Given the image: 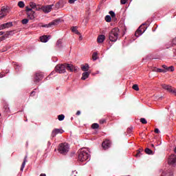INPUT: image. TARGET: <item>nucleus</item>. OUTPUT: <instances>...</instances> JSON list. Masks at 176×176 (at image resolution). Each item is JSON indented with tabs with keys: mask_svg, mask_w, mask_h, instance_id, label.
I'll list each match as a JSON object with an SVG mask.
<instances>
[{
	"mask_svg": "<svg viewBox=\"0 0 176 176\" xmlns=\"http://www.w3.org/2000/svg\"><path fill=\"white\" fill-rule=\"evenodd\" d=\"M65 69L69 71L70 72H74L78 71V67L73 66L71 64L65 63L61 65H58L55 67L56 72H58V74H64L65 73Z\"/></svg>",
	"mask_w": 176,
	"mask_h": 176,
	"instance_id": "1",
	"label": "nucleus"
},
{
	"mask_svg": "<svg viewBox=\"0 0 176 176\" xmlns=\"http://www.w3.org/2000/svg\"><path fill=\"white\" fill-rule=\"evenodd\" d=\"M30 6L32 9H34V10H43L45 13H50L52 12V7L54 5H49L46 6H41V5L35 3L34 2H30Z\"/></svg>",
	"mask_w": 176,
	"mask_h": 176,
	"instance_id": "2",
	"label": "nucleus"
},
{
	"mask_svg": "<svg viewBox=\"0 0 176 176\" xmlns=\"http://www.w3.org/2000/svg\"><path fill=\"white\" fill-rule=\"evenodd\" d=\"M120 30L118 28H113L109 33V39L111 42H116L119 39Z\"/></svg>",
	"mask_w": 176,
	"mask_h": 176,
	"instance_id": "3",
	"label": "nucleus"
},
{
	"mask_svg": "<svg viewBox=\"0 0 176 176\" xmlns=\"http://www.w3.org/2000/svg\"><path fill=\"white\" fill-rule=\"evenodd\" d=\"M58 151L59 153L61 154L68 153V152L69 151V144L66 142L60 144L58 146Z\"/></svg>",
	"mask_w": 176,
	"mask_h": 176,
	"instance_id": "4",
	"label": "nucleus"
},
{
	"mask_svg": "<svg viewBox=\"0 0 176 176\" xmlns=\"http://www.w3.org/2000/svg\"><path fill=\"white\" fill-rule=\"evenodd\" d=\"M60 23H61V19H57L52 21V22H50L48 24L43 25L42 27L43 28H50L53 27V25H58V24H60Z\"/></svg>",
	"mask_w": 176,
	"mask_h": 176,
	"instance_id": "5",
	"label": "nucleus"
},
{
	"mask_svg": "<svg viewBox=\"0 0 176 176\" xmlns=\"http://www.w3.org/2000/svg\"><path fill=\"white\" fill-rule=\"evenodd\" d=\"M146 30V28H145L144 24L140 25L135 32V36H136V38H138V36H140V35H142Z\"/></svg>",
	"mask_w": 176,
	"mask_h": 176,
	"instance_id": "6",
	"label": "nucleus"
},
{
	"mask_svg": "<svg viewBox=\"0 0 176 176\" xmlns=\"http://www.w3.org/2000/svg\"><path fill=\"white\" fill-rule=\"evenodd\" d=\"M162 89H164V90H167V91H169V93H173L176 96V89L173 88V87L166 85V84H162L161 85Z\"/></svg>",
	"mask_w": 176,
	"mask_h": 176,
	"instance_id": "7",
	"label": "nucleus"
},
{
	"mask_svg": "<svg viewBox=\"0 0 176 176\" xmlns=\"http://www.w3.org/2000/svg\"><path fill=\"white\" fill-rule=\"evenodd\" d=\"M168 164L170 166H175L176 164V155H170L168 158Z\"/></svg>",
	"mask_w": 176,
	"mask_h": 176,
	"instance_id": "8",
	"label": "nucleus"
},
{
	"mask_svg": "<svg viewBox=\"0 0 176 176\" xmlns=\"http://www.w3.org/2000/svg\"><path fill=\"white\" fill-rule=\"evenodd\" d=\"M42 79H43V73L37 72L35 74L34 80V83H39V82H41Z\"/></svg>",
	"mask_w": 176,
	"mask_h": 176,
	"instance_id": "9",
	"label": "nucleus"
},
{
	"mask_svg": "<svg viewBox=\"0 0 176 176\" xmlns=\"http://www.w3.org/2000/svg\"><path fill=\"white\" fill-rule=\"evenodd\" d=\"M63 133H64V130H63L62 129H54L52 131L51 137H52V138H54V137H56L57 134H63Z\"/></svg>",
	"mask_w": 176,
	"mask_h": 176,
	"instance_id": "10",
	"label": "nucleus"
},
{
	"mask_svg": "<svg viewBox=\"0 0 176 176\" xmlns=\"http://www.w3.org/2000/svg\"><path fill=\"white\" fill-rule=\"evenodd\" d=\"M111 140H105L102 143V146L103 149L107 150L109 148H111Z\"/></svg>",
	"mask_w": 176,
	"mask_h": 176,
	"instance_id": "11",
	"label": "nucleus"
},
{
	"mask_svg": "<svg viewBox=\"0 0 176 176\" xmlns=\"http://www.w3.org/2000/svg\"><path fill=\"white\" fill-rule=\"evenodd\" d=\"M91 151H90V148H81L78 151V155H90Z\"/></svg>",
	"mask_w": 176,
	"mask_h": 176,
	"instance_id": "12",
	"label": "nucleus"
},
{
	"mask_svg": "<svg viewBox=\"0 0 176 176\" xmlns=\"http://www.w3.org/2000/svg\"><path fill=\"white\" fill-rule=\"evenodd\" d=\"M78 159L80 162H85L89 159V155H78Z\"/></svg>",
	"mask_w": 176,
	"mask_h": 176,
	"instance_id": "13",
	"label": "nucleus"
},
{
	"mask_svg": "<svg viewBox=\"0 0 176 176\" xmlns=\"http://www.w3.org/2000/svg\"><path fill=\"white\" fill-rule=\"evenodd\" d=\"M6 13H8V8L2 7L1 13L0 14V19H3V17L6 16Z\"/></svg>",
	"mask_w": 176,
	"mask_h": 176,
	"instance_id": "14",
	"label": "nucleus"
},
{
	"mask_svg": "<svg viewBox=\"0 0 176 176\" xmlns=\"http://www.w3.org/2000/svg\"><path fill=\"white\" fill-rule=\"evenodd\" d=\"M49 39H50V36L44 35L40 37L41 42H43L44 43H46Z\"/></svg>",
	"mask_w": 176,
	"mask_h": 176,
	"instance_id": "15",
	"label": "nucleus"
},
{
	"mask_svg": "<svg viewBox=\"0 0 176 176\" xmlns=\"http://www.w3.org/2000/svg\"><path fill=\"white\" fill-rule=\"evenodd\" d=\"M97 41H98V43H102V42L105 41V36L104 34H101L98 36Z\"/></svg>",
	"mask_w": 176,
	"mask_h": 176,
	"instance_id": "16",
	"label": "nucleus"
},
{
	"mask_svg": "<svg viewBox=\"0 0 176 176\" xmlns=\"http://www.w3.org/2000/svg\"><path fill=\"white\" fill-rule=\"evenodd\" d=\"M27 14L30 20H34V19H35V11H32V12H28Z\"/></svg>",
	"mask_w": 176,
	"mask_h": 176,
	"instance_id": "17",
	"label": "nucleus"
},
{
	"mask_svg": "<svg viewBox=\"0 0 176 176\" xmlns=\"http://www.w3.org/2000/svg\"><path fill=\"white\" fill-rule=\"evenodd\" d=\"M89 75H90V73L88 72H85L82 73V76L81 78L82 80H86V79L89 78Z\"/></svg>",
	"mask_w": 176,
	"mask_h": 176,
	"instance_id": "18",
	"label": "nucleus"
},
{
	"mask_svg": "<svg viewBox=\"0 0 176 176\" xmlns=\"http://www.w3.org/2000/svg\"><path fill=\"white\" fill-rule=\"evenodd\" d=\"M25 163H27V156H25L23 162L21 166V171H23L24 167H25Z\"/></svg>",
	"mask_w": 176,
	"mask_h": 176,
	"instance_id": "19",
	"label": "nucleus"
},
{
	"mask_svg": "<svg viewBox=\"0 0 176 176\" xmlns=\"http://www.w3.org/2000/svg\"><path fill=\"white\" fill-rule=\"evenodd\" d=\"M3 26L4 28V30H5V28H10V27H13V23L8 22V23L3 24Z\"/></svg>",
	"mask_w": 176,
	"mask_h": 176,
	"instance_id": "20",
	"label": "nucleus"
},
{
	"mask_svg": "<svg viewBox=\"0 0 176 176\" xmlns=\"http://www.w3.org/2000/svg\"><path fill=\"white\" fill-rule=\"evenodd\" d=\"M56 47H58V49H61V47H63V41H61V39L57 41Z\"/></svg>",
	"mask_w": 176,
	"mask_h": 176,
	"instance_id": "21",
	"label": "nucleus"
},
{
	"mask_svg": "<svg viewBox=\"0 0 176 176\" xmlns=\"http://www.w3.org/2000/svg\"><path fill=\"white\" fill-rule=\"evenodd\" d=\"M145 153H146V155H153V151H152L151 149H150L149 148H146L144 150Z\"/></svg>",
	"mask_w": 176,
	"mask_h": 176,
	"instance_id": "22",
	"label": "nucleus"
},
{
	"mask_svg": "<svg viewBox=\"0 0 176 176\" xmlns=\"http://www.w3.org/2000/svg\"><path fill=\"white\" fill-rule=\"evenodd\" d=\"M89 65L86 64L85 65H82L81 66V69L84 71L85 72H87L89 71Z\"/></svg>",
	"mask_w": 176,
	"mask_h": 176,
	"instance_id": "23",
	"label": "nucleus"
},
{
	"mask_svg": "<svg viewBox=\"0 0 176 176\" xmlns=\"http://www.w3.org/2000/svg\"><path fill=\"white\" fill-rule=\"evenodd\" d=\"M72 31L73 32H74V34H76L77 35H80V32H79V31H78V28H76V27H72Z\"/></svg>",
	"mask_w": 176,
	"mask_h": 176,
	"instance_id": "24",
	"label": "nucleus"
},
{
	"mask_svg": "<svg viewBox=\"0 0 176 176\" xmlns=\"http://www.w3.org/2000/svg\"><path fill=\"white\" fill-rule=\"evenodd\" d=\"M105 21H107V23H111V21H112V18L111 17V16L109 15H107L104 18Z\"/></svg>",
	"mask_w": 176,
	"mask_h": 176,
	"instance_id": "25",
	"label": "nucleus"
},
{
	"mask_svg": "<svg viewBox=\"0 0 176 176\" xmlns=\"http://www.w3.org/2000/svg\"><path fill=\"white\" fill-rule=\"evenodd\" d=\"M166 72H174V66H170L166 68V70H165Z\"/></svg>",
	"mask_w": 176,
	"mask_h": 176,
	"instance_id": "26",
	"label": "nucleus"
},
{
	"mask_svg": "<svg viewBox=\"0 0 176 176\" xmlns=\"http://www.w3.org/2000/svg\"><path fill=\"white\" fill-rule=\"evenodd\" d=\"M109 14H110V16L112 19H116V14H115V12L113 11H109Z\"/></svg>",
	"mask_w": 176,
	"mask_h": 176,
	"instance_id": "27",
	"label": "nucleus"
},
{
	"mask_svg": "<svg viewBox=\"0 0 176 176\" xmlns=\"http://www.w3.org/2000/svg\"><path fill=\"white\" fill-rule=\"evenodd\" d=\"M98 56V54L97 52H94V54H92V60L96 61V60H97Z\"/></svg>",
	"mask_w": 176,
	"mask_h": 176,
	"instance_id": "28",
	"label": "nucleus"
},
{
	"mask_svg": "<svg viewBox=\"0 0 176 176\" xmlns=\"http://www.w3.org/2000/svg\"><path fill=\"white\" fill-rule=\"evenodd\" d=\"M132 89H133V90H135V91H138V90H140V88L138 87V85L135 84L133 85Z\"/></svg>",
	"mask_w": 176,
	"mask_h": 176,
	"instance_id": "29",
	"label": "nucleus"
},
{
	"mask_svg": "<svg viewBox=\"0 0 176 176\" xmlns=\"http://www.w3.org/2000/svg\"><path fill=\"white\" fill-rule=\"evenodd\" d=\"M18 6L20 8H24V6H25V4H24V1H19L18 3Z\"/></svg>",
	"mask_w": 176,
	"mask_h": 176,
	"instance_id": "30",
	"label": "nucleus"
},
{
	"mask_svg": "<svg viewBox=\"0 0 176 176\" xmlns=\"http://www.w3.org/2000/svg\"><path fill=\"white\" fill-rule=\"evenodd\" d=\"M65 116H64V114H60V115L58 116V119L60 121H61L63 119H65Z\"/></svg>",
	"mask_w": 176,
	"mask_h": 176,
	"instance_id": "31",
	"label": "nucleus"
},
{
	"mask_svg": "<svg viewBox=\"0 0 176 176\" xmlns=\"http://www.w3.org/2000/svg\"><path fill=\"white\" fill-rule=\"evenodd\" d=\"M92 129H98L100 127V125L98 123H94L91 125Z\"/></svg>",
	"mask_w": 176,
	"mask_h": 176,
	"instance_id": "32",
	"label": "nucleus"
},
{
	"mask_svg": "<svg viewBox=\"0 0 176 176\" xmlns=\"http://www.w3.org/2000/svg\"><path fill=\"white\" fill-rule=\"evenodd\" d=\"M28 21H30L28 19H24L21 21V23L22 24L25 25V24H28Z\"/></svg>",
	"mask_w": 176,
	"mask_h": 176,
	"instance_id": "33",
	"label": "nucleus"
},
{
	"mask_svg": "<svg viewBox=\"0 0 176 176\" xmlns=\"http://www.w3.org/2000/svg\"><path fill=\"white\" fill-rule=\"evenodd\" d=\"M144 152V149L142 148H139L138 151H137V153L136 155H142V153Z\"/></svg>",
	"mask_w": 176,
	"mask_h": 176,
	"instance_id": "34",
	"label": "nucleus"
},
{
	"mask_svg": "<svg viewBox=\"0 0 176 176\" xmlns=\"http://www.w3.org/2000/svg\"><path fill=\"white\" fill-rule=\"evenodd\" d=\"M3 111L4 112H8L9 111V107L8 106V104H5L3 106Z\"/></svg>",
	"mask_w": 176,
	"mask_h": 176,
	"instance_id": "35",
	"label": "nucleus"
},
{
	"mask_svg": "<svg viewBox=\"0 0 176 176\" xmlns=\"http://www.w3.org/2000/svg\"><path fill=\"white\" fill-rule=\"evenodd\" d=\"M140 122L142 123V124H146V123H148L145 118H140Z\"/></svg>",
	"mask_w": 176,
	"mask_h": 176,
	"instance_id": "36",
	"label": "nucleus"
},
{
	"mask_svg": "<svg viewBox=\"0 0 176 176\" xmlns=\"http://www.w3.org/2000/svg\"><path fill=\"white\" fill-rule=\"evenodd\" d=\"M9 35H10L9 33L6 32V33L3 36H2V38H4L3 39L5 40L6 39V38L9 37Z\"/></svg>",
	"mask_w": 176,
	"mask_h": 176,
	"instance_id": "37",
	"label": "nucleus"
},
{
	"mask_svg": "<svg viewBox=\"0 0 176 176\" xmlns=\"http://www.w3.org/2000/svg\"><path fill=\"white\" fill-rule=\"evenodd\" d=\"M26 12H28V13H32V12H34V10H32V8H30L28 7H26Z\"/></svg>",
	"mask_w": 176,
	"mask_h": 176,
	"instance_id": "38",
	"label": "nucleus"
},
{
	"mask_svg": "<svg viewBox=\"0 0 176 176\" xmlns=\"http://www.w3.org/2000/svg\"><path fill=\"white\" fill-rule=\"evenodd\" d=\"M127 1L129 0H120L121 5H126V3H127Z\"/></svg>",
	"mask_w": 176,
	"mask_h": 176,
	"instance_id": "39",
	"label": "nucleus"
},
{
	"mask_svg": "<svg viewBox=\"0 0 176 176\" xmlns=\"http://www.w3.org/2000/svg\"><path fill=\"white\" fill-rule=\"evenodd\" d=\"M133 131V127H130L127 129V133L130 134Z\"/></svg>",
	"mask_w": 176,
	"mask_h": 176,
	"instance_id": "40",
	"label": "nucleus"
},
{
	"mask_svg": "<svg viewBox=\"0 0 176 176\" xmlns=\"http://www.w3.org/2000/svg\"><path fill=\"white\" fill-rule=\"evenodd\" d=\"M107 121L105 120V119H102V120H100L99 123H100V124H104V123H105Z\"/></svg>",
	"mask_w": 176,
	"mask_h": 176,
	"instance_id": "41",
	"label": "nucleus"
},
{
	"mask_svg": "<svg viewBox=\"0 0 176 176\" xmlns=\"http://www.w3.org/2000/svg\"><path fill=\"white\" fill-rule=\"evenodd\" d=\"M157 72H166V70L163 69H157Z\"/></svg>",
	"mask_w": 176,
	"mask_h": 176,
	"instance_id": "42",
	"label": "nucleus"
},
{
	"mask_svg": "<svg viewBox=\"0 0 176 176\" xmlns=\"http://www.w3.org/2000/svg\"><path fill=\"white\" fill-rule=\"evenodd\" d=\"M55 8H56V9L60 8V2L56 3V4L55 5Z\"/></svg>",
	"mask_w": 176,
	"mask_h": 176,
	"instance_id": "43",
	"label": "nucleus"
},
{
	"mask_svg": "<svg viewBox=\"0 0 176 176\" xmlns=\"http://www.w3.org/2000/svg\"><path fill=\"white\" fill-rule=\"evenodd\" d=\"M167 65H162V68H164V71H166L167 70Z\"/></svg>",
	"mask_w": 176,
	"mask_h": 176,
	"instance_id": "44",
	"label": "nucleus"
},
{
	"mask_svg": "<svg viewBox=\"0 0 176 176\" xmlns=\"http://www.w3.org/2000/svg\"><path fill=\"white\" fill-rule=\"evenodd\" d=\"M154 131H155V133H156V134H159V133H160V131H159V129H155V130H154Z\"/></svg>",
	"mask_w": 176,
	"mask_h": 176,
	"instance_id": "45",
	"label": "nucleus"
},
{
	"mask_svg": "<svg viewBox=\"0 0 176 176\" xmlns=\"http://www.w3.org/2000/svg\"><path fill=\"white\" fill-rule=\"evenodd\" d=\"M7 32L8 33L9 35H13V31L12 30L8 31Z\"/></svg>",
	"mask_w": 176,
	"mask_h": 176,
	"instance_id": "46",
	"label": "nucleus"
},
{
	"mask_svg": "<svg viewBox=\"0 0 176 176\" xmlns=\"http://www.w3.org/2000/svg\"><path fill=\"white\" fill-rule=\"evenodd\" d=\"M30 96H32V97H34V96H35V91H32L31 92V94H30Z\"/></svg>",
	"mask_w": 176,
	"mask_h": 176,
	"instance_id": "47",
	"label": "nucleus"
},
{
	"mask_svg": "<svg viewBox=\"0 0 176 176\" xmlns=\"http://www.w3.org/2000/svg\"><path fill=\"white\" fill-rule=\"evenodd\" d=\"M1 30H5V28H3V24L0 25V31Z\"/></svg>",
	"mask_w": 176,
	"mask_h": 176,
	"instance_id": "48",
	"label": "nucleus"
},
{
	"mask_svg": "<svg viewBox=\"0 0 176 176\" xmlns=\"http://www.w3.org/2000/svg\"><path fill=\"white\" fill-rule=\"evenodd\" d=\"M76 115L77 116H79V115H80V111H77Z\"/></svg>",
	"mask_w": 176,
	"mask_h": 176,
	"instance_id": "49",
	"label": "nucleus"
},
{
	"mask_svg": "<svg viewBox=\"0 0 176 176\" xmlns=\"http://www.w3.org/2000/svg\"><path fill=\"white\" fill-rule=\"evenodd\" d=\"M3 38H4L3 37L1 36V37H0V42H2V41H4Z\"/></svg>",
	"mask_w": 176,
	"mask_h": 176,
	"instance_id": "50",
	"label": "nucleus"
},
{
	"mask_svg": "<svg viewBox=\"0 0 176 176\" xmlns=\"http://www.w3.org/2000/svg\"><path fill=\"white\" fill-rule=\"evenodd\" d=\"M80 35V37H79V39L80 41H82V35L79 34Z\"/></svg>",
	"mask_w": 176,
	"mask_h": 176,
	"instance_id": "51",
	"label": "nucleus"
},
{
	"mask_svg": "<svg viewBox=\"0 0 176 176\" xmlns=\"http://www.w3.org/2000/svg\"><path fill=\"white\" fill-rule=\"evenodd\" d=\"M40 176H46V174L42 173V174L40 175Z\"/></svg>",
	"mask_w": 176,
	"mask_h": 176,
	"instance_id": "52",
	"label": "nucleus"
},
{
	"mask_svg": "<svg viewBox=\"0 0 176 176\" xmlns=\"http://www.w3.org/2000/svg\"><path fill=\"white\" fill-rule=\"evenodd\" d=\"M3 32H0V36H1V35H3Z\"/></svg>",
	"mask_w": 176,
	"mask_h": 176,
	"instance_id": "53",
	"label": "nucleus"
},
{
	"mask_svg": "<svg viewBox=\"0 0 176 176\" xmlns=\"http://www.w3.org/2000/svg\"><path fill=\"white\" fill-rule=\"evenodd\" d=\"M152 148H155V145L153 144H151Z\"/></svg>",
	"mask_w": 176,
	"mask_h": 176,
	"instance_id": "54",
	"label": "nucleus"
},
{
	"mask_svg": "<svg viewBox=\"0 0 176 176\" xmlns=\"http://www.w3.org/2000/svg\"><path fill=\"white\" fill-rule=\"evenodd\" d=\"M135 156L136 157H138V156H140V155H135Z\"/></svg>",
	"mask_w": 176,
	"mask_h": 176,
	"instance_id": "55",
	"label": "nucleus"
}]
</instances>
